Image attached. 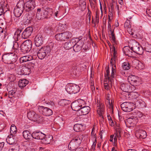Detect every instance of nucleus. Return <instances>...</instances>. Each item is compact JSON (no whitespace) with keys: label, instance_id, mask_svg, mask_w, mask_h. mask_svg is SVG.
<instances>
[{"label":"nucleus","instance_id":"37998d69","mask_svg":"<svg viewBox=\"0 0 151 151\" xmlns=\"http://www.w3.org/2000/svg\"><path fill=\"white\" fill-rule=\"evenodd\" d=\"M123 69L124 70H128L130 68V66L129 63L127 62L123 63L122 65Z\"/></svg>","mask_w":151,"mask_h":151},{"label":"nucleus","instance_id":"864d4df0","mask_svg":"<svg viewBox=\"0 0 151 151\" xmlns=\"http://www.w3.org/2000/svg\"><path fill=\"white\" fill-rule=\"evenodd\" d=\"M19 47L18 43L16 42H14L13 43V46L12 48L15 49H17Z\"/></svg>","mask_w":151,"mask_h":151},{"label":"nucleus","instance_id":"c03bdc74","mask_svg":"<svg viewBox=\"0 0 151 151\" xmlns=\"http://www.w3.org/2000/svg\"><path fill=\"white\" fill-rule=\"evenodd\" d=\"M124 27L126 29L131 28V25L130 22L129 20H128V19L124 23Z\"/></svg>","mask_w":151,"mask_h":151},{"label":"nucleus","instance_id":"9b49d317","mask_svg":"<svg viewBox=\"0 0 151 151\" xmlns=\"http://www.w3.org/2000/svg\"><path fill=\"white\" fill-rule=\"evenodd\" d=\"M78 38H73L70 40L65 43L64 44V47L66 50H68L73 47V45L80 40Z\"/></svg>","mask_w":151,"mask_h":151},{"label":"nucleus","instance_id":"c756f323","mask_svg":"<svg viewBox=\"0 0 151 151\" xmlns=\"http://www.w3.org/2000/svg\"><path fill=\"white\" fill-rule=\"evenodd\" d=\"M28 81L25 79H23L19 80L18 85L21 88L25 86L28 83Z\"/></svg>","mask_w":151,"mask_h":151},{"label":"nucleus","instance_id":"0e129e2a","mask_svg":"<svg viewBox=\"0 0 151 151\" xmlns=\"http://www.w3.org/2000/svg\"><path fill=\"white\" fill-rule=\"evenodd\" d=\"M4 142L0 143V150H2L4 145Z\"/></svg>","mask_w":151,"mask_h":151},{"label":"nucleus","instance_id":"a211bd4d","mask_svg":"<svg viewBox=\"0 0 151 151\" xmlns=\"http://www.w3.org/2000/svg\"><path fill=\"white\" fill-rule=\"evenodd\" d=\"M135 135L138 138L144 139L147 136L146 132L141 129H137L136 130Z\"/></svg>","mask_w":151,"mask_h":151},{"label":"nucleus","instance_id":"f3484780","mask_svg":"<svg viewBox=\"0 0 151 151\" xmlns=\"http://www.w3.org/2000/svg\"><path fill=\"white\" fill-rule=\"evenodd\" d=\"M139 78L137 76L131 75L128 78V81L130 83L132 86H136L139 82Z\"/></svg>","mask_w":151,"mask_h":151},{"label":"nucleus","instance_id":"4468645a","mask_svg":"<svg viewBox=\"0 0 151 151\" xmlns=\"http://www.w3.org/2000/svg\"><path fill=\"white\" fill-rule=\"evenodd\" d=\"M35 6V1L28 0L27 1L25 5L23 8L26 11L29 12L34 9Z\"/></svg>","mask_w":151,"mask_h":151},{"label":"nucleus","instance_id":"4c0bfd02","mask_svg":"<svg viewBox=\"0 0 151 151\" xmlns=\"http://www.w3.org/2000/svg\"><path fill=\"white\" fill-rule=\"evenodd\" d=\"M47 55L40 49L37 53V55L40 59H42Z\"/></svg>","mask_w":151,"mask_h":151},{"label":"nucleus","instance_id":"ea45409f","mask_svg":"<svg viewBox=\"0 0 151 151\" xmlns=\"http://www.w3.org/2000/svg\"><path fill=\"white\" fill-rule=\"evenodd\" d=\"M63 33L64 41L70 38L72 36L71 33L69 32H66Z\"/></svg>","mask_w":151,"mask_h":151},{"label":"nucleus","instance_id":"58836bf2","mask_svg":"<svg viewBox=\"0 0 151 151\" xmlns=\"http://www.w3.org/2000/svg\"><path fill=\"white\" fill-rule=\"evenodd\" d=\"M63 33L57 34L55 35V39L59 41H64Z\"/></svg>","mask_w":151,"mask_h":151},{"label":"nucleus","instance_id":"603ef678","mask_svg":"<svg viewBox=\"0 0 151 151\" xmlns=\"http://www.w3.org/2000/svg\"><path fill=\"white\" fill-rule=\"evenodd\" d=\"M44 30L46 32L49 34H50L52 31L51 28L50 27H45L44 28Z\"/></svg>","mask_w":151,"mask_h":151},{"label":"nucleus","instance_id":"6e6d98bb","mask_svg":"<svg viewBox=\"0 0 151 151\" xmlns=\"http://www.w3.org/2000/svg\"><path fill=\"white\" fill-rule=\"evenodd\" d=\"M86 0H79V4L81 5H82L83 6H85L86 4V2L85 1Z\"/></svg>","mask_w":151,"mask_h":151},{"label":"nucleus","instance_id":"3c124183","mask_svg":"<svg viewBox=\"0 0 151 151\" xmlns=\"http://www.w3.org/2000/svg\"><path fill=\"white\" fill-rule=\"evenodd\" d=\"M16 90L14 89V90H12L10 91H9V98H12V96H13L16 92Z\"/></svg>","mask_w":151,"mask_h":151},{"label":"nucleus","instance_id":"a19ab883","mask_svg":"<svg viewBox=\"0 0 151 151\" xmlns=\"http://www.w3.org/2000/svg\"><path fill=\"white\" fill-rule=\"evenodd\" d=\"M69 101L65 99H63L60 100L58 102L59 105L61 106H64L68 104Z\"/></svg>","mask_w":151,"mask_h":151},{"label":"nucleus","instance_id":"393cba45","mask_svg":"<svg viewBox=\"0 0 151 151\" xmlns=\"http://www.w3.org/2000/svg\"><path fill=\"white\" fill-rule=\"evenodd\" d=\"M79 41L77 42L75 44L73 47V50L76 52H78L80 51L83 46V44L82 43H80Z\"/></svg>","mask_w":151,"mask_h":151},{"label":"nucleus","instance_id":"09e8293b","mask_svg":"<svg viewBox=\"0 0 151 151\" xmlns=\"http://www.w3.org/2000/svg\"><path fill=\"white\" fill-rule=\"evenodd\" d=\"M54 13H52V16H53L54 18H58L60 16V14L59 13V11L58 10H55L54 12Z\"/></svg>","mask_w":151,"mask_h":151},{"label":"nucleus","instance_id":"13d9d810","mask_svg":"<svg viewBox=\"0 0 151 151\" xmlns=\"http://www.w3.org/2000/svg\"><path fill=\"white\" fill-rule=\"evenodd\" d=\"M126 29L130 34L132 35H134V33L133 32L132 29H131V28H129Z\"/></svg>","mask_w":151,"mask_h":151},{"label":"nucleus","instance_id":"69168bd1","mask_svg":"<svg viewBox=\"0 0 151 151\" xmlns=\"http://www.w3.org/2000/svg\"><path fill=\"white\" fill-rule=\"evenodd\" d=\"M112 4L111 5V9H112L114 8L113 5L114 4H116V2H115V0H112Z\"/></svg>","mask_w":151,"mask_h":151},{"label":"nucleus","instance_id":"338daca9","mask_svg":"<svg viewBox=\"0 0 151 151\" xmlns=\"http://www.w3.org/2000/svg\"><path fill=\"white\" fill-rule=\"evenodd\" d=\"M109 122L111 126H113L114 125V122H113V121H112V120L111 119H110V120L109 121Z\"/></svg>","mask_w":151,"mask_h":151},{"label":"nucleus","instance_id":"20e7f679","mask_svg":"<svg viewBox=\"0 0 151 151\" xmlns=\"http://www.w3.org/2000/svg\"><path fill=\"white\" fill-rule=\"evenodd\" d=\"M95 101L96 105L97 113L100 116H102L105 110L104 104L101 101L99 97L96 98Z\"/></svg>","mask_w":151,"mask_h":151},{"label":"nucleus","instance_id":"f704fd0d","mask_svg":"<svg viewBox=\"0 0 151 151\" xmlns=\"http://www.w3.org/2000/svg\"><path fill=\"white\" fill-rule=\"evenodd\" d=\"M7 142L9 145L13 144L15 142V139L13 136H8L6 139Z\"/></svg>","mask_w":151,"mask_h":151},{"label":"nucleus","instance_id":"c9c22d12","mask_svg":"<svg viewBox=\"0 0 151 151\" xmlns=\"http://www.w3.org/2000/svg\"><path fill=\"white\" fill-rule=\"evenodd\" d=\"M21 32V30L18 29L14 33L13 37L15 40L19 41L20 39L21 38L20 33Z\"/></svg>","mask_w":151,"mask_h":151},{"label":"nucleus","instance_id":"473e14b6","mask_svg":"<svg viewBox=\"0 0 151 151\" xmlns=\"http://www.w3.org/2000/svg\"><path fill=\"white\" fill-rule=\"evenodd\" d=\"M52 47V46L50 47L49 46L47 45L42 47L40 49L42 51L45 53L46 55H47L48 54L49 55V53L50 52Z\"/></svg>","mask_w":151,"mask_h":151},{"label":"nucleus","instance_id":"052dcab7","mask_svg":"<svg viewBox=\"0 0 151 151\" xmlns=\"http://www.w3.org/2000/svg\"><path fill=\"white\" fill-rule=\"evenodd\" d=\"M26 151H35V149L30 147H28L26 149Z\"/></svg>","mask_w":151,"mask_h":151},{"label":"nucleus","instance_id":"79ce46f5","mask_svg":"<svg viewBox=\"0 0 151 151\" xmlns=\"http://www.w3.org/2000/svg\"><path fill=\"white\" fill-rule=\"evenodd\" d=\"M144 48L147 52H151V45L148 43H146L144 45Z\"/></svg>","mask_w":151,"mask_h":151},{"label":"nucleus","instance_id":"e433bc0d","mask_svg":"<svg viewBox=\"0 0 151 151\" xmlns=\"http://www.w3.org/2000/svg\"><path fill=\"white\" fill-rule=\"evenodd\" d=\"M17 132V130L16 126L15 125L12 124L10 128V132L11 135L12 136L14 135Z\"/></svg>","mask_w":151,"mask_h":151},{"label":"nucleus","instance_id":"49530a36","mask_svg":"<svg viewBox=\"0 0 151 151\" xmlns=\"http://www.w3.org/2000/svg\"><path fill=\"white\" fill-rule=\"evenodd\" d=\"M145 104V102L142 100H139L135 102V105L137 106H140L143 105Z\"/></svg>","mask_w":151,"mask_h":151},{"label":"nucleus","instance_id":"4be33fe9","mask_svg":"<svg viewBox=\"0 0 151 151\" xmlns=\"http://www.w3.org/2000/svg\"><path fill=\"white\" fill-rule=\"evenodd\" d=\"M12 54V53L4 54L2 57V61L5 63H8V62L11 60L12 59L14 58L13 57L14 56Z\"/></svg>","mask_w":151,"mask_h":151},{"label":"nucleus","instance_id":"39448f33","mask_svg":"<svg viewBox=\"0 0 151 151\" xmlns=\"http://www.w3.org/2000/svg\"><path fill=\"white\" fill-rule=\"evenodd\" d=\"M80 89L79 86L75 84H70L66 86V91L70 94L76 93Z\"/></svg>","mask_w":151,"mask_h":151},{"label":"nucleus","instance_id":"9d476101","mask_svg":"<svg viewBox=\"0 0 151 151\" xmlns=\"http://www.w3.org/2000/svg\"><path fill=\"white\" fill-rule=\"evenodd\" d=\"M32 66V67L34 66V65L32 63H30L28 67L23 66L19 68L18 70V73L19 74L21 75H29L31 73V67H29L30 65Z\"/></svg>","mask_w":151,"mask_h":151},{"label":"nucleus","instance_id":"0eeeda50","mask_svg":"<svg viewBox=\"0 0 151 151\" xmlns=\"http://www.w3.org/2000/svg\"><path fill=\"white\" fill-rule=\"evenodd\" d=\"M132 49L134 52L139 55H142L143 53V48L138 42L135 40H132Z\"/></svg>","mask_w":151,"mask_h":151},{"label":"nucleus","instance_id":"a878e982","mask_svg":"<svg viewBox=\"0 0 151 151\" xmlns=\"http://www.w3.org/2000/svg\"><path fill=\"white\" fill-rule=\"evenodd\" d=\"M37 115V114L35 112L33 111H31L28 113L27 116L29 119L35 121V119H36Z\"/></svg>","mask_w":151,"mask_h":151},{"label":"nucleus","instance_id":"6ab92c4d","mask_svg":"<svg viewBox=\"0 0 151 151\" xmlns=\"http://www.w3.org/2000/svg\"><path fill=\"white\" fill-rule=\"evenodd\" d=\"M116 54L117 52L116 50L114 47V46L113 55V57L111 58L110 61V63L112 67V68H114L115 70H116V62L117 57Z\"/></svg>","mask_w":151,"mask_h":151},{"label":"nucleus","instance_id":"f257e3e1","mask_svg":"<svg viewBox=\"0 0 151 151\" xmlns=\"http://www.w3.org/2000/svg\"><path fill=\"white\" fill-rule=\"evenodd\" d=\"M116 70L112 68L111 75L109 74V68L106 70V73L105 75V80L104 85L105 89L108 90L109 89L110 85L112 86L113 85L114 80L115 74Z\"/></svg>","mask_w":151,"mask_h":151},{"label":"nucleus","instance_id":"2eb2a0df","mask_svg":"<svg viewBox=\"0 0 151 151\" xmlns=\"http://www.w3.org/2000/svg\"><path fill=\"white\" fill-rule=\"evenodd\" d=\"M33 30V28L32 27H27L22 33V38L24 39L28 38L31 35Z\"/></svg>","mask_w":151,"mask_h":151},{"label":"nucleus","instance_id":"4d7b16f0","mask_svg":"<svg viewBox=\"0 0 151 151\" xmlns=\"http://www.w3.org/2000/svg\"><path fill=\"white\" fill-rule=\"evenodd\" d=\"M39 9H40L41 10L40 11V12L39 13L40 14V15H42V14H43V8H38L37 9V12L36 14V17L37 18V19H38V16H37V14H38V10Z\"/></svg>","mask_w":151,"mask_h":151},{"label":"nucleus","instance_id":"412c9836","mask_svg":"<svg viewBox=\"0 0 151 151\" xmlns=\"http://www.w3.org/2000/svg\"><path fill=\"white\" fill-rule=\"evenodd\" d=\"M123 51L125 55L129 57H132L133 55V50H132V47H124L123 49Z\"/></svg>","mask_w":151,"mask_h":151},{"label":"nucleus","instance_id":"de8ad7c7","mask_svg":"<svg viewBox=\"0 0 151 151\" xmlns=\"http://www.w3.org/2000/svg\"><path fill=\"white\" fill-rule=\"evenodd\" d=\"M45 103L48 105V106L51 108H53L55 106V104L52 101H46Z\"/></svg>","mask_w":151,"mask_h":151},{"label":"nucleus","instance_id":"e2e57ef3","mask_svg":"<svg viewBox=\"0 0 151 151\" xmlns=\"http://www.w3.org/2000/svg\"><path fill=\"white\" fill-rule=\"evenodd\" d=\"M4 127V126L3 124H0V132H1L3 129Z\"/></svg>","mask_w":151,"mask_h":151},{"label":"nucleus","instance_id":"aec40b11","mask_svg":"<svg viewBox=\"0 0 151 151\" xmlns=\"http://www.w3.org/2000/svg\"><path fill=\"white\" fill-rule=\"evenodd\" d=\"M45 136V134L40 131L34 132L32 133V138L37 139H42Z\"/></svg>","mask_w":151,"mask_h":151},{"label":"nucleus","instance_id":"6e6552de","mask_svg":"<svg viewBox=\"0 0 151 151\" xmlns=\"http://www.w3.org/2000/svg\"><path fill=\"white\" fill-rule=\"evenodd\" d=\"M32 46V42L30 40H27L22 43L21 46V50L22 52H27L31 49Z\"/></svg>","mask_w":151,"mask_h":151},{"label":"nucleus","instance_id":"c85d7f7f","mask_svg":"<svg viewBox=\"0 0 151 151\" xmlns=\"http://www.w3.org/2000/svg\"><path fill=\"white\" fill-rule=\"evenodd\" d=\"M108 30L111 32V36L110 37L111 39V40L113 42L115 43V38L114 35V31H111V25L109 21H108Z\"/></svg>","mask_w":151,"mask_h":151},{"label":"nucleus","instance_id":"ddd939ff","mask_svg":"<svg viewBox=\"0 0 151 151\" xmlns=\"http://www.w3.org/2000/svg\"><path fill=\"white\" fill-rule=\"evenodd\" d=\"M38 109L40 113L45 116H50L53 114L52 109L43 106H40L38 108Z\"/></svg>","mask_w":151,"mask_h":151},{"label":"nucleus","instance_id":"f8f14e48","mask_svg":"<svg viewBox=\"0 0 151 151\" xmlns=\"http://www.w3.org/2000/svg\"><path fill=\"white\" fill-rule=\"evenodd\" d=\"M106 103L108 104L107 106L109 109L110 112L112 114L113 113V101L112 99L111 95L109 93L107 94L106 96Z\"/></svg>","mask_w":151,"mask_h":151},{"label":"nucleus","instance_id":"7c9ffc66","mask_svg":"<svg viewBox=\"0 0 151 151\" xmlns=\"http://www.w3.org/2000/svg\"><path fill=\"white\" fill-rule=\"evenodd\" d=\"M23 135L26 139H29L32 137V133L31 134L30 132L28 130L24 131L23 132Z\"/></svg>","mask_w":151,"mask_h":151},{"label":"nucleus","instance_id":"72a5a7b5","mask_svg":"<svg viewBox=\"0 0 151 151\" xmlns=\"http://www.w3.org/2000/svg\"><path fill=\"white\" fill-rule=\"evenodd\" d=\"M73 129L76 132L81 131L83 129V126L81 124H77L74 125Z\"/></svg>","mask_w":151,"mask_h":151},{"label":"nucleus","instance_id":"cd10ccee","mask_svg":"<svg viewBox=\"0 0 151 151\" xmlns=\"http://www.w3.org/2000/svg\"><path fill=\"white\" fill-rule=\"evenodd\" d=\"M120 88L122 91L125 92H129L131 91L129 85L127 83H121Z\"/></svg>","mask_w":151,"mask_h":151},{"label":"nucleus","instance_id":"bb28decb","mask_svg":"<svg viewBox=\"0 0 151 151\" xmlns=\"http://www.w3.org/2000/svg\"><path fill=\"white\" fill-rule=\"evenodd\" d=\"M52 138L53 137L51 135H45V137L42 139V142L45 144H49L50 143Z\"/></svg>","mask_w":151,"mask_h":151},{"label":"nucleus","instance_id":"680f3d73","mask_svg":"<svg viewBox=\"0 0 151 151\" xmlns=\"http://www.w3.org/2000/svg\"><path fill=\"white\" fill-rule=\"evenodd\" d=\"M4 13V10L3 9V7L0 6V16L2 15V14Z\"/></svg>","mask_w":151,"mask_h":151},{"label":"nucleus","instance_id":"b1692460","mask_svg":"<svg viewBox=\"0 0 151 151\" xmlns=\"http://www.w3.org/2000/svg\"><path fill=\"white\" fill-rule=\"evenodd\" d=\"M33 59V57L30 55H26L20 58V61L21 63L31 60Z\"/></svg>","mask_w":151,"mask_h":151},{"label":"nucleus","instance_id":"5fc2aeb1","mask_svg":"<svg viewBox=\"0 0 151 151\" xmlns=\"http://www.w3.org/2000/svg\"><path fill=\"white\" fill-rule=\"evenodd\" d=\"M95 135H96L95 134H94V141H93V144L91 146L92 148H94V149L95 148V147L96 145V139Z\"/></svg>","mask_w":151,"mask_h":151},{"label":"nucleus","instance_id":"774afa93","mask_svg":"<svg viewBox=\"0 0 151 151\" xmlns=\"http://www.w3.org/2000/svg\"><path fill=\"white\" fill-rule=\"evenodd\" d=\"M16 150L13 147L11 148L9 150V151H16Z\"/></svg>","mask_w":151,"mask_h":151},{"label":"nucleus","instance_id":"423d86ee","mask_svg":"<svg viewBox=\"0 0 151 151\" xmlns=\"http://www.w3.org/2000/svg\"><path fill=\"white\" fill-rule=\"evenodd\" d=\"M85 104V102L84 100L79 99L72 102L71 104V107L73 110L78 111Z\"/></svg>","mask_w":151,"mask_h":151},{"label":"nucleus","instance_id":"7ed1b4c3","mask_svg":"<svg viewBox=\"0 0 151 151\" xmlns=\"http://www.w3.org/2000/svg\"><path fill=\"white\" fill-rule=\"evenodd\" d=\"M40 9H39L37 14V16L38 19H43L45 18H49L52 15L53 10L51 8L47 7L45 9L43 8V14L42 15H40Z\"/></svg>","mask_w":151,"mask_h":151},{"label":"nucleus","instance_id":"bf43d9fd","mask_svg":"<svg viewBox=\"0 0 151 151\" xmlns=\"http://www.w3.org/2000/svg\"><path fill=\"white\" fill-rule=\"evenodd\" d=\"M137 116L139 118H141L143 116V114L141 112L138 111L136 114Z\"/></svg>","mask_w":151,"mask_h":151},{"label":"nucleus","instance_id":"2f4dec72","mask_svg":"<svg viewBox=\"0 0 151 151\" xmlns=\"http://www.w3.org/2000/svg\"><path fill=\"white\" fill-rule=\"evenodd\" d=\"M90 109V108L88 106H83L81 107L80 109L81 112V115H86L89 112Z\"/></svg>","mask_w":151,"mask_h":151},{"label":"nucleus","instance_id":"dca6fc26","mask_svg":"<svg viewBox=\"0 0 151 151\" xmlns=\"http://www.w3.org/2000/svg\"><path fill=\"white\" fill-rule=\"evenodd\" d=\"M132 104L129 102H125L121 105L122 110L125 112H129L132 110Z\"/></svg>","mask_w":151,"mask_h":151},{"label":"nucleus","instance_id":"8fccbe9b","mask_svg":"<svg viewBox=\"0 0 151 151\" xmlns=\"http://www.w3.org/2000/svg\"><path fill=\"white\" fill-rule=\"evenodd\" d=\"M137 68L139 70L143 69L145 68V65L142 63L140 62L138 63V64L137 66Z\"/></svg>","mask_w":151,"mask_h":151},{"label":"nucleus","instance_id":"a18cd8bd","mask_svg":"<svg viewBox=\"0 0 151 151\" xmlns=\"http://www.w3.org/2000/svg\"><path fill=\"white\" fill-rule=\"evenodd\" d=\"M36 117V119H35V121H36L39 123L44 122V118L42 116L37 115Z\"/></svg>","mask_w":151,"mask_h":151},{"label":"nucleus","instance_id":"f03ea898","mask_svg":"<svg viewBox=\"0 0 151 151\" xmlns=\"http://www.w3.org/2000/svg\"><path fill=\"white\" fill-rule=\"evenodd\" d=\"M82 139V135H77L70 142L68 145V148L70 150H73L77 148L81 143Z\"/></svg>","mask_w":151,"mask_h":151},{"label":"nucleus","instance_id":"1a4fd4ad","mask_svg":"<svg viewBox=\"0 0 151 151\" xmlns=\"http://www.w3.org/2000/svg\"><path fill=\"white\" fill-rule=\"evenodd\" d=\"M23 3L19 1L17 4L14 10V14L16 17H20L22 14L23 11Z\"/></svg>","mask_w":151,"mask_h":151},{"label":"nucleus","instance_id":"5701e85b","mask_svg":"<svg viewBox=\"0 0 151 151\" xmlns=\"http://www.w3.org/2000/svg\"><path fill=\"white\" fill-rule=\"evenodd\" d=\"M43 42V38L41 35H37L35 37L34 42L35 45L37 47H39L42 45Z\"/></svg>","mask_w":151,"mask_h":151}]
</instances>
